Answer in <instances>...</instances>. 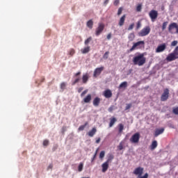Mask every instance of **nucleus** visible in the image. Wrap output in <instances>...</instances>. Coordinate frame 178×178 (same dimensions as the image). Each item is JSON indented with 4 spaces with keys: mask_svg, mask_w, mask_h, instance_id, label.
Masks as SVG:
<instances>
[{
    "mask_svg": "<svg viewBox=\"0 0 178 178\" xmlns=\"http://www.w3.org/2000/svg\"><path fill=\"white\" fill-rule=\"evenodd\" d=\"M147 59L144 57L143 54H140L138 56H135L133 58L134 65H137L138 66H143L145 64Z\"/></svg>",
    "mask_w": 178,
    "mask_h": 178,
    "instance_id": "nucleus-1",
    "label": "nucleus"
},
{
    "mask_svg": "<svg viewBox=\"0 0 178 178\" xmlns=\"http://www.w3.org/2000/svg\"><path fill=\"white\" fill-rule=\"evenodd\" d=\"M176 59H178V46L175 47L172 53L168 54L166 57L168 62H173V60H176Z\"/></svg>",
    "mask_w": 178,
    "mask_h": 178,
    "instance_id": "nucleus-2",
    "label": "nucleus"
},
{
    "mask_svg": "<svg viewBox=\"0 0 178 178\" xmlns=\"http://www.w3.org/2000/svg\"><path fill=\"white\" fill-rule=\"evenodd\" d=\"M105 29V24L104 23H99L98 26L95 29V35L98 37L99 35H101L102 34V32L104 31Z\"/></svg>",
    "mask_w": 178,
    "mask_h": 178,
    "instance_id": "nucleus-3",
    "label": "nucleus"
},
{
    "mask_svg": "<svg viewBox=\"0 0 178 178\" xmlns=\"http://www.w3.org/2000/svg\"><path fill=\"white\" fill-rule=\"evenodd\" d=\"M149 33H151V28L146 26L139 32L138 35L139 37H145V35H148Z\"/></svg>",
    "mask_w": 178,
    "mask_h": 178,
    "instance_id": "nucleus-4",
    "label": "nucleus"
},
{
    "mask_svg": "<svg viewBox=\"0 0 178 178\" xmlns=\"http://www.w3.org/2000/svg\"><path fill=\"white\" fill-rule=\"evenodd\" d=\"M140 133L137 132L131 137L130 142L132 143V144H138V143L140 142Z\"/></svg>",
    "mask_w": 178,
    "mask_h": 178,
    "instance_id": "nucleus-5",
    "label": "nucleus"
},
{
    "mask_svg": "<svg viewBox=\"0 0 178 178\" xmlns=\"http://www.w3.org/2000/svg\"><path fill=\"white\" fill-rule=\"evenodd\" d=\"M144 41H139L137 42L134 43L132 47L129 49V52H133L134 49H137L138 48H141L144 45Z\"/></svg>",
    "mask_w": 178,
    "mask_h": 178,
    "instance_id": "nucleus-6",
    "label": "nucleus"
},
{
    "mask_svg": "<svg viewBox=\"0 0 178 178\" xmlns=\"http://www.w3.org/2000/svg\"><path fill=\"white\" fill-rule=\"evenodd\" d=\"M149 16L152 20V22H155L156 19H158V11L155 10H152L149 13Z\"/></svg>",
    "mask_w": 178,
    "mask_h": 178,
    "instance_id": "nucleus-7",
    "label": "nucleus"
},
{
    "mask_svg": "<svg viewBox=\"0 0 178 178\" xmlns=\"http://www.w3.org/2000/svg\"><path fill=\"white\" fill-rule=\"evenodd\" d=\"M168 98H169V89L165 88L163 90V94L161 95V101H162L163 102H165V101H168Z\"/></svg>",
    "mask_w": 178,
    "mask_h": 178,
    "instance_id": "nucleus-8",
    "label": "nucleus"
},
{
    "mask_svg": "<svg viewBox=\"0 0 178 178\" xmlns=\"http://www.w3.org/2000/svg\"><path fill=\"white\" fill-rule=\"evenodd\" d=\"M176 29V33L178 34V25L176 22L171 23L168 26V31L169 33H171V34H173V29Z\"/></svg>",
    "mask_w": 178,
    "mask_h": 178,
    "instance_id": "nucleus-9",
    "label": "nucleus"
},
{
    "mask_svg": "<svg viewBox=\"0 0 178 178\" xmlns=\"http://www.w3.org/2000/svg\"><path fill=\"white\" fill-rule=\"evenodd\" d=\"M143 172H144V168L141 167H138L134 170L133 173L134 175H136V176H138V177H139L140 176L143 175Z\"/></svg>",
    "mask_w": 178,
    "mask_h": 178,
    "instance_id": "nucleus-10",
    "label": "nucleus"
},
{
    "mask_svg": "<svg viewBox=\"0 0 178 178\" xmlns=\"http://www.w3.org/2000/svg\"><path fill=\"white\" fill-rule=\"evenodd\" d=\"M165 49H166V44L163 43L157 47V48L156 49V54H159L161 52H163Z\"/></svg>",
    "mask_w": 178,
    "mask_h": 178,
    "instance_id": "nucleus-11",
    "label": "nucleus"
},
{
    "mask_svg": "<svg viewBox=\"0 0 178 178\" xmlns=\"http://www.w3.org/2000/svg\"><path fill=\"white\" fill-rule=\"evenodd\" d=\"M104 67H97L95 70L93 76L94 77H98L101 73H102V71L104 70Z\"/></svg>",
    "mask_w": 178,
    "mask_h": 178,
    "instance_id": "nucleus-12",
    "label": "nucleus"
},
{
    "mask_svg": "<svg viewBox=\"0 0 178 178\" xmlns=\"http://www.w3.org/2000/svg\"><path fill=\"white\" fill-rule=\"evenodd\" d=\"M89 79H90V75H88V73L84 74L82 76V83H83V84H87Z\"/></svg>",
    "mask_w": 178,
    "mask_h": 178,
    "instance_id": "nucleus-13",
    "label": "nucleus"
},
{
    "mask_svg": "<svg viewBox=\"0 0 178 178\" xmlns=\"http://www.w3.org/2000/svg\"><path fill=\"white\" fill-rule=\"evenodd\" d=\"M104 96L105 97V98H112V91L109 89L106 90L104 92Z\"/></svg>",
    "mask_w": 178,
    "mask_h": 178,
    "instance_id": "nucleus-14",
    "label": "nucleus"
},
{
    "mask_svg": "<svg viewBox=\"0 0 178 178\" xmlns=\"http://www.w3.org/2000/svg\"><path fill=\"white\" fill-rule=\"evenodd\" d=\"M92 99L91 94H88V95H86V97H84V99H83V102H85V104H90L91 102V99Z\"/></svg>",
    "mask_w": 178,
    "mask_h": 178,
    "instance_id": "nucleus-15",
    "label": "nucleus"
},
{
    "mask_svg": "<svg viewBox=\"0 0 178 178\" xmlns=\"http://www.w3.org/2000/svg\"><path fill=\"white\" fill-rule=\"evenodd\" d=\"M94 106H99V104H101V98L97 97L93 99L92 102Z\"/></svg>",
    "mask_w": 178,
    "mask_h": 178,
    "instance_id": "nucleus-16",
    "label": "nucleus"
},
{
    "mask_svg": "<svg viewBox=\"0 0 178 178\" xmlns=\"http://www.w3.org/2000/svg\"><path fill=\"white\" fill-rule=\"evenodd\" d=\"M102 172L103 173H105V172H106V170H108V168H109V163L108 162H104L102 165Z\"/></svg>",
    "mask_w": 178,
    "mask_h": 178,
    "instance_id": "nucleus-17",
    "label": "nucleus"
},
{
    "mask_svg": "<svg viewBox=\"0 0 178 178\" xmlns=\"http://www.w3.org/2000/svg\"><path fill=\"white\" fill-rule=\"evenodd\" d=\"M95 133H97V128L94 127L88 133V136H89V137H94Z\"/></svg>",
    "mask_w": 178,
    "mask_h": 178,
    "instance_id": "nucleus-18",
    "label": "nucleus"
},
{
    "mask_svg": "<svg viewBox=\"0 0 178 178\" xmlns=\"http://www.w3.org/2000/svg\"><path fill=\"white\" fill-rule=\"evenodd\" d=\"M126 20V15H124L122 16V17L120 19V21L118 22L119 26L122 27L124 24V21Z\"/></svg>",
    "mask_w": 178,
    "mask_h": 178,
    "instance_id": "nucleus-19",
    "label": "nucleus"
},
{
    "mask_svg": "<svg viewBox=\"0 0 178 178\" xmlns=\"http://www.w3.org/2000/svg\"><path fill=\"white\" fill-rule=\"evenodd\" d=\"M165 131V129L161 128L160 129H156L154 133V137H158L160 134H162Z\"/></svg>",
    "mask_w": 178,
    "mask_h": 178,
    "instance_id": "nucleus-20",
    "label": "nucleus"
},
{
    "mask_svg": "<svg viewBox=\"0 0 178 178\" xmlns=\"http://www.w3.org/2000/svg\"><path fill=\"white\" fill-rule=\"evenodd\" d=\"M90 47L89 46L81 49V54H88V52H90Z\"/></svg>",
    "mask_w": 178,
    "mask_h": 178,
    "instance_id": "nucleus-21",
    "label": "nucleus"
},
{
    "mask_svg": "<svg viewBox=\"0 0 178 178\" xmlns=\"http://www.w3.org/2000/svg\"><path fill=\"white\" fill-rule=\"evenodd\" d=\"M87 27L88 29H92V26H94V22H92V19H90L89 21L87 22L86 23Z\"/></svg>",
    "mask_w": 178,
    "mask_h": 178,
    "instance_id": "nucleus-22",
    "label": "nucleus"
},
{
    "mask_svg": "<svg viewBox=\"0 0 178 178\" xmlns=\"http://www.w3.org/2000/svg\"><path fill=\"white\" fill-rule=\"evenodd\" d=\"M117 121H118V120L115 118H111L110 123H109V127H112L113 126V124H115V123H116Z\"/></svg>",
    "mask_w": 178,
    "mask_h": 178,
    "instance_id": "nucleus-23",
    "label": "nucleus"
},
{
    "mask_svg": "<svg viewBox=\"0 0 178 178\" xmlns=\"http://www.w3.org/2000/svg\"><path fill=\"white\" fill-rule=\"evenodd\" d=\"M150 147H151V149H155V148L158 147V142H156V140H154L152 143V145Z\"/></svg>",
    "mask_w": 178,
    "mask_h": 178,
    "instance_id": "nucleus-24",
    "label": "nucleus"
},
{
    "mask_svg": "<svg viewBox=\"0 0 178 178\" xmlns=\"http://www.w3.org/2000/svg\"><path fill=\"white\" fill-rule=\"evenodd\" d=\"M134 38H136L134 33H130L128 36L129 41H134Z\"/></svg>",
    "mask_w": 178,
    "mask_h": 178,
    "instance_id": "nucleus-25",
    "label": "nucleus"
},
{
    "mask_svg": "<svg viewBox=\"0 0 178 178\" xmlns=\"http://www.w3.org/2000/svg\"><path fill=\"white\" fill-rule=\"evenodd\" d=\"M127 88V81H124L121 83L119 86V88Z\"/></svg>",
    "mask_w": 178,
    "mask_h": 178,
    "instance_id": "nucleus-26",
    "label": "nucleus"
},
{
    "mask_svg": "<svg viewBox=\"0 0 178 178\" xmlns=\"http://www.w3.org/2000/svg\"><path fill=\"white\" fill-rule=\"evenodd\" d=\"M115 158V156H113V154H109L108 155V159H107V161H106V162H107V163H111V162H112V161H113V159Z\"/></svg>",
    "mask_w": 178,
    "mask_h": 178,
    "instance_id": "nucleus-27",
    "label": "nucleus"
},
{
    "mask_svg": "<svg viewBox=\"0 0 178 178\" xmlns=\"http://www.w3.org/2000/svg\"><path fill=\"white\" fill-rule=\"evenodd\" d=\"M118 127H119V133H122V131H123L124 129V125H123V124H119Z\"/></svg>",
    "mask_w": 178,
    "mask_h": 178,
    "instance_id": "nucleus-28",
    "label": "nucleus"
},
{
    "mask_svg": "<svg viewBox=\"0 0 178 178\" xmlns=\"http://www.w3.org/2000/svg\"><path fill=\"white\" fill-rule=\"evenodd\" d=\"M142 9H143V4H138L136 6V12H141Z\"/></svg>",
    "mask_w": 178,
    "mask_h": 178,
    "instance_id": "nucleus-29",
    "label": "nucleus"
},
{
    "mask_svg": "<svg viewBox=\"0 0 178 178\" xmlns=\"http://www.w3.org/2000/svg\"><path fill=\"white\" fill-rule=\"evenodd\" d=\"M91 40H92V38L91 37H89L88 39H86L84 42L85 45H88V44L91 42Z\"/></svg>",
    "mask_w": 178,
    "mask_h": 178,
    "instance_id": "nucleus-30",
    "label": "nucleus"
},
{
    "mask_svg": "<svg viewBox=\"0 0 178 178\" xmlns=\"http://www.w3.org/2000/svg\"><path fill=\"white\" fill-rule=\"evenodd\" d=\"M88 123H85L84 125H81L79 127V131H83V130H84V129H86V126H87Z\"/></svg>",
    "mask_w": 178,
    "mask_h": 178,
    "instance_id": "nucleus-31",
    "label": "nucleus"
},
{
    "mask_svg": "<svg viewBox=\"0 0 178 178\" xmlns=\"http://www.w3.org/2000/svg\"><path fill=\"white\" fill-rule=\"evenodd\" d=\"M83 166H84V164L83 163H80V164L78 167L79 172H81L83 170Z\"/></svg>",
    "mask_w": 178,
    "mask_h": 178,
    "instance_id": "nucleus-32",
    "label": "nucleus"
},
{
    "mask_svg": "<svg viewBox=\"0 0 178 178\" xmlns=\"http://www.w3.org/2000/svg\"><path fill=\"white\" fill-rule=\"evenodd\" d=\"M69 54H70V56H73L74 54H76V50H74V49H70Z\"/></svg>",
    "mask_w": 178,
    "mask_h": 178,
    "instance_id": "nucleus-33",
    "label": "nucleus"
},
{
    "mask_svg": "<svg viewBox=\"0 0 178 178\" xmlns=\"http://www.w3.org/2000/svg\"><path fill=\"white\" fill-rule=\"evenodd\" d=\"M109 56V51H106L103 56V59H108Z\"/></svg>",
    "mask_w": 178,
    "mask_h": 178,
    "instance_id": "nucleus-34",
    "label": "nucleus"
},
{
    "mask_svg": "<svg viewBox=\"0 0 178 178\" xmlns=\"http://www.w3.org/2000/svg\"><path fill=\"white\" fill-rule=\"evenodd\" d=\"M105 156V151H102L99 154V159H103V158Z\"/></svg>",
    "mask_w": 178,
    "mask_h": 178,
    "instance_id": "nucleus-35",
    "label": "nucleus"
},
{
    "mask_svg": "<svg viewBox=\"0 0 178 178\" xmlns=\"http://www.w3.org/2000/svg\"><path fill=\"white\" fill-rule=\"evenodd\" d=\"M60 88L61 90H65L66 88V83L62 82L60 83Z\"/></svg>",
    "mask_w": 178,
    "mask_h": 178,
    "instance_id": "nucleus-36",
    "label": "nucleus"
},
{
    "mask_svg": "<svg viewBox=\"0 0 178 178\" xmlns=\"http://www.w3.org/2000/svg\"><path fill=\"white\" fill-rule=\"evenodd\" d=\"M172 113H174V115H178V107L173 108Z\"/></svg>",
    "mask_w": 178,
    "mask_h": 178,
    "instance_id": "nucleus-37",
    "label": "nucleus"
},
{
    "mask_svg": "<svg viewBox=\"0 0 178 178\" xmlns=\"http://www.w3.org/2000/svg\"><path fill=\"white\" fill-rule=\"evenodd\" d=\"M118 149H119V151H122V149H123V143L122 142L118 146Z\"/></svg>",
    "mask_w": 178,
    "mask_h": 178,
    "instance_id": "nucleus-38",
    "label": "nucleus"
},
{
    "mask_svg": "<svg viewBox=\"0 0 178 178\" xmlns=\"http://www.w3.org/2000/svg\"><path fill=\"white\" fill-rule=\"evenodd\" d=\"M79 81H80V78H76V79L72 82V86H75L76 84H77V83H79Z\"/></svg>",
    "mask_w": 178,
    "mask_h": 178,
    "instance_id": "nucleus-39",
    "label": "nucleus"
},
{
    "mask_svg": "<svg viewBox=\"0 0 178 178\" xmlns=\"http://www.w3.org/2000/svg\"><path fill=\"white\" fill-rule=\"evenodd\" d=\"M123 12V8L120 7L119 9H118V16H120V15H122V13Z\"/></svg>",
    "mask_w": 178,
    "mask_h": 178,
    "instance_id": "nucleus-40",
    "label": "nucleus"
},
{
    "mask_svg": "<svg viewBox=\"0 0 178 178\" xmlns=\"http://www.w3.org/2000/svg\"><path fill=\"white\" fill-rule=\"evenodd\" d=\"M167 26H168V22H163V26H162V30L163 31L165 30L166 29Z\"/></svg>",
    "mask_w": 178,
    "mask_h": 178,
    "instance_id": "nucleus-41",
    "label": "nucleus"
},
{
    "mask_svg": "<svg viewBox=\"0 0 178 178\" xmlns=\"http://www.w3.org/2000/svg\"><path fill=\"white\" fill-rule=\"evenodd\" d=\"M133 29H134V23H132L129 25L128 27V31H130V30H133Z\"/></svg>",
    "mask_w": 178,
    "mask_h": 178,
    "instance_id": "nucleus-42",
    "label": "nucleus"
},
{
    "mask_svg": "<svg viewBox=\"0 0 178 178\" xmlns=\"http://www.w3.org/2000/svg\"><path fill=\"white\" fill-rule=\"evenodd\" d=\"M49 140H44L43 141V145H44V147H47V145H49Z\"/></svg>",
    "mask_w": 178,
    "mask_h": 178,
    "instance_id": "nucleus-43",
    "label": "nucleus"
},
{
    "mask_svg": "<svg viewBox=\"0 0 178 178\" xmlns=\"http://www.w3.org/2000/svg\"><path fill=\"white\" fill-rule=\"evenodd\" d=\"M177 40H174L171 42V47H176V45H177Z\"/></svg>",
    "mask_w": 178,
    "mask_h": 178,
    "instance_id": "nucleus-44",
    "label": "nucleus"
},
{
    "mask_svg": "<svg viewBox=\"0 0 178 178\" xmlns=\"http://www.w3.org/2000/svg\"><path fill=\"white\" fill-rule=\"evenodd\" d=\"M141 27V22L140 21H138L137 22V24H136V29L137 30H138V29H140Z\"/></svg>",
    "mask_w": 178,
    "mask_h": 178,
    "instance_id": "nucleus-45",
    "label": "nucleus"
},
{
    "mask_svg": "<svg viewBox=\"0 0 178 178\" xmlns=\"http://www.w3.org/2000/svg\"><path fill=\"white\" fill-rule=\"evenodd\" d=\"M87 92H88V89H86L83 92H82V93L81 94V97H84L86 95V94H87Z\"/></svg>",
    "mask_w": 178,
    "mask_h": 178,
    "instance_id": "nucleus-46",
    "label": "nucleus"
},
{
    "mask_svg": "<svg viewBox=\"0 0 178 178\" xmlns=\"http://www.w3.org/2000/svg\"><path fill=\"white\" fill-rule=\"evenodd\" d=\"M130 108H131V104H127L125 111H128V109H130Z\"/></svg>",
    "mask_w": 178,
    "mask_h": 178,
    "instance_id": "nucleus-47",
    "label": "nucleus"
},
{
    "mask_svg": "<svg viewBox=\"0 0 178 178\" xmlns=\"http://www.w3.org/2000/svg\"><path fill=\"white\" fill-rule=\"evenodd\" d=\"M98 152V149L96 150L92 159V162L95 159V158H97V154Z\"/></svg>",
    "mask_w": 178,
    "mask_h": 178,
    "instance_id": "nucleus-48",
    "label": "nucleus"
},
{
    "mask_svg": "<svg viewBox=\"0 0 178 178\" xmlns=\"http://www.w3.org/2000/svg\"><path fill=\"white\" fill-rule=\"evenodd\" d=\"M138 178H148V173H145L143 177L140 175Z\"/></svg>",
    "mask_w": 178,
    "mask_h": 178,
    "instance_id": "nucleus-49",
    "label": "nucleus"
},
{
    "mask_svg": "<svg viewBox=\"0 0 178 178\" xmlns=\"http://www.w3.org/2000/svg\"><path fill=\"white\" fill-rule=\"evenodd\" d=\"M107 40H111L112 38V33H108L106 36Z\"/></svg>",
    "mask_w": 178,
    "mask_h": 178,
    "instance_id": "nucleus-50",
    "label": "nucleus"
},
{
    "mask_svg": "<svg viewBox=\"0 0 178 178\" xmlns=\"http://www.w3.org/2000/svg\"><path fill=\"white\" fill-rule=\"evenodd\" d=\"M119 3H120L119 0H115V1H114V5H115V6H118L119 5Z\"/></svg>",
    "mask_w": 178,
    "mask_h": 178,
    "instance_id": "nucleus-51",
    "label": "nucleus"
},
{
    "mask_svg": "<svg viewBox=\"0 0 178 178\" xmlns=\"http://www.w3.org/2000/svg\"><path fill=\"white\" fill-rule=\"evenodd\" d=\"M83 90H84V88H83V87L79 88H78V92H79V93L81 92V91H82Z\"/></svg>",
    "mask_w": 178,
    "mask_h": 178,
    "instance_id": "nucleus-52",
    "label": "nucleus"
},
{
    "mask_svg": "<svg viewBox=\"0 0 178 178\" xmlns=\"http://www.w3.org/2000/svg\"><path fill=\"white\" fill-rule=\"evenodd\" d=\"M53 168H54V165L49 164L48 168H47V170H49V169H52Z\"/></svg>",
    "mask_w": 178,
    "mask_h": 178,
    "instance_id": "nucleus-53",
    "label": "nucleus"
},
{
    "mask_svg": "<svg viewBox=\"0 0 178 178\" xmlns=\"http://www.w3.org/2000/svg\"><path fill=\"white\" fill-rule=\"evenodd\" d=\"M80 74H81V72H78L74 74V77H77V76H80Z\"/></svg>",
    "mask_w": 178,
    "mask_h": 178,
    "instance_id": "nucleus-54",
    "label": "nucleus"
},
{
    "mask_svg": "<svg viewBox=\"0 0 178 178\" xmlns=\"http://www.w3.org/2000/svg\"><path fill=\"white\" fill-rule=\"evenodd\" d=\"M113 106H111L109 108H108V112H113Z\"/></svg>",
    "mask_w": 178,
    "mask_h": 178,
    "instance_id": "nucleus-55",
    "label": "nucleus"
},
{
    "mask_svg": "<svg viewBox=\"0 0 178 178\" xmlns=\"http://www.w3.org/2000/svg\"><path fill=\"white\" fill-rule=\"evenodd\" d=\"M100 142H101V138H98L96 140V144H99Z\"/></svg>",
    "mask_w": 178,
    "mask_h": 178,
    "instance_id": "nucleus-56",
    "label": "nucleus"
},
{
    "mask_svg": "<svg viewBox=\"0 0 178 178\" xmlns=\"http://www.w3.org/2000/svg\"><path fill=\"white\" fill-rule=\"evenodd\" d=\"M109 0H105L104 5H108Z\"/></svg>",
    "mask_w": 178,
    "mask_h": 178,
    "instance_id": "nucleus-57",
    "label": "nucleus"
},
{
    "mask_svg": "<svg viewBox=\"0 0 178 178\" xmlns=\"http://www.w3.org/2000/svg\"><path fill=\"white\" fill-rule=\"evenodd\" d=\"M44 79H43L42 80V81H44Z\"/></svg>",
    "mask_w": 178,
    "mask_h": 178,
    "instance_id": "nucleus-58",
    "label": "nucleus"
}]
</instances>
